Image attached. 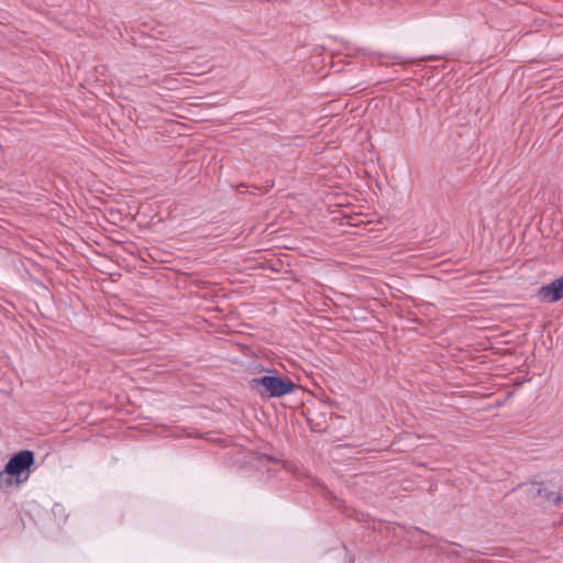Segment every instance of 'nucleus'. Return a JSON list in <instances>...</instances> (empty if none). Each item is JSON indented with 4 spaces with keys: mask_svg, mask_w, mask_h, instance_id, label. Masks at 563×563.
Listing matches in <instances>:
<instances>
[{
    "mask_svg": "<svg viewBox=\"0 0 563 563\" xmlns=\"http://www.w3.org/2000/svg\"><path fill=\"white\" fill-rule=\"evenodd\" d=\"M531 489L542 500L548 501L550 504L556 505L562 500V497L558 492L549 489L545 485L541 483H533Z\"/></svg>",
    "mask_w": 563,
    "mask_h": 563,
    "instance_id": "obj_4",
    "label": "nucleus"
},
{
    "mask_svg": "<svg viewBox=\"0 0 563 563\" xmlns=\"http://www.w3.org/2000/svg\"><path fill=\"white\" fill-rule=\"evenodd\" d=\"M34 462V455L31 451H21L9 460L4 467V473L18 476Z\"/></svg>",
    "mask_w": 563,
    "mask_h": 563,
    "instance_id": "obj_2",
    "label": "nucleus"
},
{
    "mask_svg": "<svg viewBox=\"0 0 563 563\" xmlns=\"http://www.w3.org/2000/svg\"><path fill=\"white\" fill-rule=\"evenodd\" d=\"M538 296L545 302H555L563 298V276L541 287Z\"/></svg>",
    "mask_w": 563,
    "mask_h": 563,
    "instance_id": "obj_3",
    "label": "nucleus"
},
{
    "mask_svg": "<svg viewBox=\"0 0 563 563\" xmlns=\"http://www.w3.org/2000/svg\"><path fill=\"white\" fill-rule=\"evenodd\" d=\"M251 386L253 388L263 387V391H260V394L266 397H282L292 393L296 387L291 379L278 376L253 378Z\"/></svg>",
    "mask_w": 563,
    "mask_h": 563,
    "instance_id": "obj_1",
    "label": "nucleus"
}]
</instances>
